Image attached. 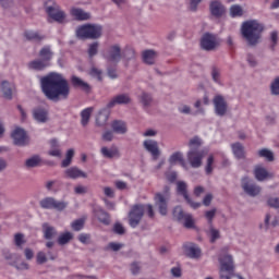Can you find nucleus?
<instances>
[{"label": "nucleus", "instance_id": "f257e3e1", "mask_svg": "<svg viewBox=\"0 0 279 279\" xmlns=\"http://www.w3.org/2000/svg\"><path fill=\"white\" fill-rule=\"evenodd\" d=\"M41 93L49 101L69 99L71 86L64 75L52 72L40 80Z\"/></svg>", "mask_w": 279, "mask_h": 279}, {"label": "nucleus", "instance_id": "f03ea898", "mask_svg": "<svg viewBox=\"0 0 279 279\" xmlns=\"http://www.w3.org/2000/svg\"><path fill=\"white\" fill-rule=\"evenodd\" d=\"M263 32H265V25L258 20H248L241 25L242 38L247 43L248 47H256L260 43Z\"/></svg>", "mask_w": 279, "mask_h": 279}, {"label": "nucleus", "instance_id": "7ed1b4c3", "mask_svg": "<svg viewBox=\"0 0 279 279\" xmlns=\"http://www.w3.org/2000/svg\"><path fill=\"white\" fill-rule=\"evenodd\" d=\"M203 142L199 136H194L189 142L190 150L187 151V162H190L192 169H199L204 158H206L208 150L202 149Z\"/></svg>", "mask_w": 279, "mask_h": 279}, {"label": "nucleus", "instance_id": "20e7f679", "mask_svg": "<svg viewBox=\"0 0 279 279\" xmlns=\"http://www.w3.org/2000/svg\"><path fill=\"white\" fill-rule=\"evenodd\" d=\"M75 34L80 40H97V38H101V34H104V26L99 24L81 25L76 28Z\"/></svg>", "mask_w": 279, "mask_h": 279}, {"label": "nucleus", "instance_id": "39448f33", "mask_svg": "<svg viewBox=\"0 0 279 279\" xmlns=\"http://www.w3.org/2000/svg\"><path fill=\"white\" fill-rule=\"evenodd\" d=\"M172 217L174 221L184 226V228L191 229L195 228V221L193 220V216L191 214H186L182 206H177L172 210Z\"/></svg>", "mask_w": 279, "mask_h": 279}, {"label": "nucleus", "instance_id": "423d86ee", "mask_svg": "<svg viewBox=\"0 0 279 279\" xmlns=\"http://www.w3.org/2000/svg\"><path fill=\"white\" fill-rule=\"evenodd\" d=\"M145 216V205L136 204L133 205L129 213V226L131 228H137L143 217Z\"/></svg>", "mask_w": 279, "mask_h": 279}, {"label": "nucleus", "instance_id": "0eeeda50", "mask_svg": "<svg viewBox=\"0 0 279 279\" xmlns=\"http://www.w3.org/2000/svg\"><path fill=\"white\" fill-rule=\"evenodd\" d=\"M221 45V39L216 34L205 33L201 38V47L204 51H215Z\"/></svg>", "mask_w": 279, "mask_h": 279}, {"label": "nucleus", "instance_id": "6e6552de", "mask_svg": "<svg viewBox=\"0 0 279 279\" xmlns=\"http://www.w3.org/2000/svg\"><path fill=\"white\" fill-rule=\"evenodd\" d=\"M40 208H44L45 210H59L62 211L66 206H69V203L64 201H57L53 197H45L39 202Z\"/></svg>", "mask_w": 279, "mask_h": 279}, {"label": "nucleus", "instance_id": "1a4fd4ad", "mask_svg": "<svg viewBox=\"0 0 279 279\" xmlns=\"http://www.w3.org/2000/svg\"><path fill=\"white\" fill-rule=\"evenodd\" d=\"M46 13L52 21H56V23H65L66 21V13L60 9V5L56 2L52 3V5L46 7Z\"/></svg>", "mask_w": 279, "mask_h": 279}, {"label": "nucleus", "instance_id": "9d476101", "mask_svg": "<svg viewBox=\"0 0 279 279\" xmlns=\"http://www.w3.org/2000/svg\"><path fill=\"white\" fill-rule=\"evenodd\" d=\"M177 193L178 195H181L185 202L193 208L194 210H197L202 206V203H195L193 199H191V196L189 195V185L184 181H178L177 182Z\"/></svg>", "mask_w": 279, "mask_h": 279}, {"label": "nucleus", "instance_id": "9b49d317", "mask_svg": "<svg viewBox=\"0 0 279 279\" xmlns=\"http://www.w3.org/2000/svg\"><path fill=\"white\" fill-rule=\"evenodd\" d=\"M102 57L107 62H111L112 64H119L121 62V46L119 44L112 45L108 48L106 52H104Z\"/></svg>", "mask_w": 279, "mask_h": 279}, {"label": "nucleus", "instance_id": "f8f14e48", "mask_svg": "<svg viewBox=\"0 0 279 279\" xmlns=\"http://www.w3.org/2000/svg\"><path fill=\"white\" fill-rule=\"evenodd\" d=\"M241 186L244 193H246V195H250V197H256L257 195H260V186L252 181V179H250L248 177L242 178Z\"/></svg>", "mask_w": 279, "mask_h": 279}, {"label": "nucleus", "instance_id": "ddd939ff", "mask_svg": "<svg viewBox=\"0 0 279 279\" xmlns=\"http://www.w3.org/2000/svg\"><path fill=\"white\" fill-rule=\"evenodd\" d=\"M214 111L217 117H226L228 114V101L222 95H216L213 99Z\"/></svg>", "mask_w": 279, "mask_h": 279}, {"label": "nucleus", "instance_id": "4468645a", "mask_svg": "<svg viewBox=\"0 0 279 279\" xmlns=\"http://www.w3.org/2000/svg\"><path fill=\"white\" fill-rule=\"evenodd\" d=\"M183 252L187 258H192L193 260L202 258V248L193 242H185L183 244Z\"/></svg>", "mask_w": 279, "mask_h": 279}, {"label": "nucleus", "instance_id": "2eb2a0df", "mask_svg": "<svg viewBox=\"0 0 279 279\" xmlns=\"http://www.w3.org/2000/svg\"><path fill=\"white\" fill-rule=\"evenodd\" d=\"M143 147L153 156V160L160 158V146L156 140H146L143 142Z\"/></svg>", "mask_w": 279, "mask_h": 279}, {"label": "nucleus", "instance_id": "dca6fc26", "mask_svg": "<svg viewBox=\"0 0 279 279\" xmlns=\"http://www.w3.org/2000/svg\"><path fill=\"white\" fill-rule=\"evenodd\" d=\"M11 136L14 145H17V147H25L27 145V133L22 128H16Z\"/></svg>", "mask_w": 279, "mask_h": 279}, {"label": "nucleus", "instance_id": "f3484780", "mask_svg": "<svg viewBox=\"0 0 279 279\" xmlns=\"http://www.w3.org/2000/svg\"><path fill=\"white\" fill-rule=\"evenodd\" d=\"M63 173H64V178H66L68 180H80V178H83V179L88 178V173H86L85 171H83L76 166L65 169Z\"/></svg>", "mask_w": 279, "mask_h": 279}, {"label": "nucleus", "instance_id": "a211bd4d", "mask_svg": "<svg viewBox=\"0 0 279 279\" xmlns=\"http://www.w3.org/2000/svg\"><path fill=\"white\" fill-rule=\"evenodd\" d=\"M154 199H155V206L158 208L159 214L165 217L168 213L169 198L162 195V193H156Z\"/></svg>", "mask_w": 279, "mask_h": 279}, {"label": "nucleus", "instance_id": "6ab92c4d", "mask_svg": "<svg viewBox=\"0 0 279 279\" xmlns=\"http://www.w3.org/2000/svg\"><path fill=\"white\" fill-rule=\"evenodd\" d=\"M209 12L215 19H221L226 14V5L219 0H213L209 2Z\"/></svg>", "mask_w": 279, "mask_h": 279}, {"label": "nucleus", "instance_id": "aec40b11", "mask_svg": "<svg viewBox=\"0 0 279 279\" xmlns=\"http://www.w3.org/2000/svg\"><path fill=\"white\" fill-rule=\"evenodd\" d=\"M218 260L220 264V271H227L228 274L234 271V260L232 259V255H220Z\"/></svg>", "mask_w": 279, "mask_h": 279}, {"label": "nucleus", "instance_id": "412c9836", "mask_svg": "<svg viewBox=\"0 0 279 279\" xmlns=\"http://www.w3.org/2000/svg\"><path fill=\"white\" fill-rule=\"evenodd\" d=\"M128 104H132L130 94H119L107 104V108H114V106H128Z\"/></svg>", "mask_w": 279, "mask_h": 279}, {"label": "nucleus", "instance_id": "4be33fe9", "mask_svg": "<svg viewBox=\"0 0 279 279\" xmlns=\"http://www.w3.org/2000/svg\"><path fill=\"white\" fill-rule=\"evenodd\" d=\"M254 175H255V180H257V182H265V180H271L274 178V173L267 171V169H265L262 166L255 167Z\"/></svg>", "mask_w": 279, "mask_h": 279}, {"label": "nucleus", "instance_id": "5701e85b", "mask_svg": "<svg viewBox=\"0 0 279 279\" xmlns=\"http://www.w3.org/2000/svg\"><path fill=\"white\" fill-rule=\"evenodd\" d=\"M71 84L73 88H80V90H83L84 93H90V85L78 76L72 75Z\"/></svg>", "mask_w": 279, "mask_h": 279}, {"label": "nucleus", "instance_id": "b1692460", "mask_svg": "<svg viewBox=\"0 0 279 279\" xmlns=\"http://www.w3.org/2000/svg\"><path fill=\"white\" fill-rule=\"evenodd\" d=\"M94 215L104 226H110V214L100 207L94 208Z\"/></svg>", "mask_w": 279, "mask_h": 279}, {"label": "nucleus", "instance_id": "393cba45", "mask_svg": "<svg viewBox=\"0 0 279 279\" xmlns=\"http://www.w3.org/2000/svg\"><path fill=\"white\" fill-rule=\"evenodd\" d=\"M110 109L111 108H108V105H107L106 108H102L98 112V116L96 118V125H98L99 128H104V125L108 123V119L110 117Z\"/></svg>", "mask_w": 279, "mask_h": 279}, {"label": "nucleus", "instance_id": "a878e982", "mask_svg": "<svg viewBox=\"0 0 279 279\" xmlns=\"http://www.w3.org/2000/svg\"><path fill=\"white\" fill-rule=\"evenodd\" d=\"M111 130L116 134H128V123L123 120H114L111 123Z\"/></svg>", "mask_w": 279, "mask_h": 279}, {"label": "nucleus", "instance_id": "bb28decb", "mask_svg": "<svg viewBox=\"0 0 279 279\" xmlns=\"http://www.w3.org/2000/svg\"><path fill=\"white\" fill-rule=\"evenodd\" d=\"M178 162L183 169H189V166H186V161L184 160V155L180 151H175L169 157V163L171 166L178 165Z\"/></svg>", "mask_w": 279, "mask_h": 279}, {"label": "nucleus", "instance_id": "cd10ccee", "mask_svg": "<svg viewBox=\"0 0 279 279\" xmlns=\"http://www.w3.org/2000/svg\"><path fill=\"white\" fill-rule=\"evenodd\" d=\"M33 117L38 123H47L49 112L44 108H36L33 110Z\"/></svg>", "mask_w": 279, "mask_h": 279}, {"label": "nucleus", "instance_id": "c85d7f7f", "mask_svg": "<svg viewBox=\"0 0 279 279\" xmlns=\"http://www.w3.org/2000/svg\"><path fill=\"white\" fill-rule=\"evenodd\" d=\"M49 65L48 61H43V59H36L28 62V69L31 71H45Z\"/></svg>", "mask_w": 279, "mask_h": 279}, {"label": "nucleus", "instance_id": "c756f323", "mask_svg": "<svg viewBox=\"0 0 279 279\" xmlns=\"http://www.w3.org/2000/svg\"><path fill=\"white\" fill-rule=\"evenodd\" d=\"M138 99L144 110H148V108H151V105L154 104V97L147 92H142V94L138 96Z\"/></svg>", "mask_w": 279, "mask_h": 279}, {"label": "nucleus", "instance_id": "7c9ffc66", "mask_svg": "<svg viewBox=\"0 0 279 279\" xmlns=\"http://www.w3.org/2000/svg\"><path fill=\"white\" fill-rule=\"evenodd\" d=\"M100 154H102L104 158H120L121 153H119V148L117 146H112L111 148L102 147L100 149Z\"/></svg>", "mask_w": 279, "mask_h": 279}, {"label": "nucleus", "instance_id": "2f4dec72", "mask_svg": "<svg viewBox=\"0 0 279 279\" xmlns=\"http://www.w3.org/2000/svg\"><path fill=\"white\" fill-rule=\"evenodd\" d=\"M231 149L233 151V156H235L238 160H243L245 158V147L243 144L239 142L231 144Z\"/></svg>", "mask_w": 279, "mask_h": 279}, {"label": "nucleus", "instance_id": "473e14b6", "mask_svg": "<svg viewBox=\"0 0 279 279\" xmlns=\"http://www.w3.org/2000/svg\"><path fill=\"white\" fill-rule=\"evenodd\" d=\"M143 62L145 64H155L156 58H158V52L156 50H144L142 53Z\"/></svg>", "mask_w": 279, "mask_h": 279}, {"label": "nucleus", "instance_id": "72a5a7b5", "mask_svg": "<svg viewBox=\"0 0 279 279\" xmlns=\"http://www.w3.org/2000/svg\"><path fill=\"white\" fill-rule=\"evenodd\" d=\"M71 14L76 19V21H90V13L85 12L80 8L71 9Z\"/></svg>", "mask_w": 279, "mask_h": 279}, {"label": "nucleus", "instance_id": "f704fd0d", "mask_svg": "<svg viewBox=\"0 0 279 279\" xmlns=\"http://www.w3.org/2000/svg\"><path fill=\"white\" fill-rule=\"evenodd\" d=\"M39 58H41L44 62H48V65L51 66V60L53 58V51H51V47L46 46L41 48L39 51Z\"/></svg>", "mask_w": 279, "mask_h": 279}, {"label": "nucleus", "instance_id": "c9c22d12", "mask_svg": "<svg viewBox=\"0 0 279 279\" xmlns=\"http://www.w3.org/2000/svg\"><path fill=\"white\" fill-rule=\"evenodd\" d=\"M1 92L4 99H12V93L14 92V86L10 82L4 81L1 83Z\"/></svg>", "mask_w": 279, "mask_h": 279}, {"label": "nucleus", "instance_id": "e433bc0d", "mask_svg": "<svg viewBox=\"0 0 279 279\" xmlns=\"http://www.w3.org/2000/svg\"><path fill=\"white\" fill-rule=\"evenodd\" d=\"M24 37L26 40H33L34 43H41V40H45V35L34 31H26Z\"/></svg>", "mask_w": 279, "mask_h": 279}, {"label": "nucleus", "instance_id": "4c0bfd02", "mask_svg": "<svg viewBox=\"0 0 279 279\" xmlns=\"http://www.w3.org/2000/svg\"><path fill=\"white\" fill-rule=\"evenodd\" d=\"M43 232H44V239L47 241H51L56 234H58V231H56V228L49 226V223L43 225Z\"/></svg>", "mask_w": 279, "mask_h": 279}, {"label": "nucleus", "instance_id": "58836bf2", "mask_svg": "<svg viewBox=\"0 0 279 279\" xmlns=\"http://www.w3.org/2000/svg\"><path fill=\"white\" fill-rule=\"evenodd\" d=\"M2 256L4 259L8 260L9 265H11V267H16V260H19V255L11 253L8 250H3Z\"/></svg>", "mask_w": 279, "mask_h": 279}, {"label": "nucleus", "instance_id": "ea45409f", "mask_svg": "<svg viewBox=\"0 0 279 279\" xmlns=\"http://www.w3.org/2000/svg\"><path fill=\"white\" fill-rule=\"evenodd\" d=\"M90 114H93V107H88L81 112V124L83 128L88 125V121H90Z\"/></svg>", "mask_w": 279, "mask_h": 279}, {"label": "nucleus", "instance_id": "a19ab883", "mask_svg": "<svg viewBox=\"0 0 279 279\" xmlns=\"http://www.w3.org/2000/svg\"><path fill=\"white\" fill-rule=\"evenodd\" d=\"M43 162V159L38 155H34L33 157L26 159L25 166L28 169H34L35 167H38Z\"/></svg>", "mask_w": 279, "mask_h": 279}, {"label": "nucleus", "instance_id": "79ce46f5", "mask_svg": "<svg viewBox=\"0 0 279 279\" xmlns=\"http://www.w3.org/2000/svg\"><path fill=\"white\" fill-rule=\"evenodd\" d=\"M73 156H75V150L73 148H70L66 151L65 159H63L61 162V167L63 169H66V167H71V162H73Z\"/></svg>", "mask_w": 279, "mask_h": 279}, {"label": "nucleus", "instance_id": "37998d69", "mask_svg": "<svg viewBox=\"0 0 279 279\" xmlns=\"http://www.w3.org/2000/svg\"><path fill=\"white\" fill-rule=\"evenodd\" d=\"M229 12H230V16L232 19H236L239 16H243V8L241 5H239V4L231 5Z\"/></svg>", "mask_w": 279, "mask_h": 279}, {"label": "nucleus", "instance_id": "c03bdc74", "mask_svg": "<svg viewBox=\"0 0 279 279\" xmlns=\"http://www.w3.org/2000/svg\"><path fill=\"white\" fill-rule=\"evenodd\" d=\"M87 53H88L89 58H95V56H97V53H99V41H94V43L89 44Z\"/></svg>", "mask_w": 279, "mask_h": 279}, {"label": "nucleus", "instance_id": "a18cd8bd", "mask_svg": "<svg viewBox=\"0 0 279 279\" xmlns=\"http://www.w3.org/2000/svg\"><path fill=\"white\" fill-rule=\"evenodd\" d=\"M259 158H266L268 162H274V153L267 148H263L258 151Z\"/></svg>", "mask_w": 279, "mask_h": 279}, {"label": "nucleus", "instance_id": "49530a36", "mask_svg": "<svg viewBox=\"0 0 279 279\" xmlns=\"http://www.w3.org/2000/svg\"><path fill=\"white\" fill-rule=\"evenodd\" d=\"M209 236H210V243H215L217 240L221 239V233L219 230L215 229V227L209 226Z\"/></svg>", "mask_w": 279, "mask_h": 279}, {"label": "nucleus", "instance_id": "de8ad7c7", "mask_svg": "<svg viewBox=\"0 0 279 279\" xmlns=\"http://www.w3.org/2000/svg\"><path fill=\"white\" fill-rule=\"evenodd\" d=\"M72 239H73V233L65 232L58 238V243L59 245H66V243H69V241H71Z\"/></svg>", "mask_w": 279, "mask_h": 279}, {"label": "nucleus", "instance_id": "09e8293b", "mask_svg": "<svg viewBox=\"0 0 279 279\" xmlns=\"http://www.w3.org/2000/svg\"><path fill=\"white\" fill-rule=\"evenodd\" d=\"M14 243L16 247H23V245L26 243L25 235L23 233H15Z\"/></svg>", "mask_w": 279, "mask_h": 279}, {"label": "nucleus", "instance_id": "8fccbe9b", "mask_svg": "<svg viewBox=\"0 0 279 279\" xmlns=\"http://www.w3.org/2000/svg\"><path fill=\"white\" fill-rule=\"evenodd\" d=\"M215 163V157L213 155H210L207 158V163L205 167V172L207 173V175H210V173H213V165Z\"/></svg>", "mask_w": 279, "mask_h": 279}, {"label": "nucleus", "instance_id": "3c124183", "mask_svg": "<svg viewBox=\"0 0 279 279\" xmlns=\"http://www.w3.org/2000/svg\"><path fill=\"white\" fill-rule=\"evenodd\" d=\"M271 95H279V76H277L270 85Z\"/></svg>", "mask_w": 279, "mask_h": 279}, {"label": "nucleus", "instance_id": "603ef678", "mask_svg": "<svg viewBox=\"0 0 279 279\" xmlns=\"http://www.w3.org/2000/svg\"><path fill=\"white\" fill-rule=\"evenodd\" d=\"M270 41H271L270 49H271V51H275L276 45H278V33H277V31H274V32L270 33Z\"/></svg>", "mask_w": 279, "mask_h": 279}, {"label": "nucleus", "instance_id": "864d4df0", "mask_svg": "<svg viewBox=\"0 0 279 279\" xmlns=\"http://www.w3.org/2000/svg\"><path fill=\"white\" fill-rule=\"evenodd\" d=\"M71 226L75 232H80V230L84 228V219H77L73 221Z\"/></svg>", "mask_w": 279, "mask_h": 279}, {"label": "nucleus", "instance_id": "5fc2aeb1", "mask_svg": "<svg viewBox=\"0 0 279 279\" xmlns=\"http://www.w3.org/2000/svg\"><path fill=\"white\" fill-rule=\"evenodd\" d=\"M131 274L133 276H138V274H141V262H133L131 264Z\"/></svg>", "mask_w": 279, "mask_h": 279}, {"label": "nucleus", "instance_id": "6e6d98bb", "mask_svg": "<svg viewBox=\"0 0 279 279\" xmlns=\"http://www.w3.org/2000/svg\"><path fill=\"white\" fill-rule=\"evenodd\" d=\"M113 232L116 234L123 235L125 233V227H123V225L121 222H116L113 225Z\"/></svg>", "mask_w": 279, "mask_h": 279}, {"label": "nucleus", "instance_id": "4d7b16f0", "mask_svg": "<svg viewBox=\"0 0 279 279\" xmlns=\"http://www.w3.org/2000/svg\"><path fill=\"white\" fill-rule=\"evenodd\" d=\"M215 215H217V209H211L205 213V217L209 226H213V219H215Z\"/></svg>", "mask_w": 279, "mask_h": 279}, {"label": "nucleus", "instance_id": "13d9d810", "mask_svg": "<svg viewBox=\"0 0 279 279\" xmlns=\"http://www.w3.org/2000/svg\"><path fill=\"white\" fill-rule=\"evenodd\" d=\"M74 193L75 195H86V193H88V187L84 185H76L74 187Z\"/></svg>", "mask_w": 279, "mask_h": 279}, {"label": "nucleus", "instance_id": "bf43d9fd", "mask_svg": "<svg viewBox=\"0 0 279 279\" xmlns=\"http://www.w3.org/2000/svg\"><path fill=\"white\" fill-rule=\"evenodd\" d=\"M47 263V254L43 251L37 253V264L45 265Z\"/></svg>", "mask_w": 279, "mask_h": 279}, {"label": "nucleus", "instance_id": "052dcab7", "mask_svg": "<svg viewBox=\"0 0 279 279\" xmlns=\"http://www.w3.org/2000/svg\"><path fill=\"white\" fill-rule=\"evenodd\" d=\"M267 205H268L270 208H276V209H278V208H279V198H278V197H270V198H268Z\"/></svg>", "mask_w": 279, "mask_h": 279}, {"label": "nucleus", "instance_id": "680f3d73", "mask_svg": "<svg viewBox=\"0 0 279 279\" xmlns=\"http://www.w3.org/2000/svg\"><path fill=\"white\" fill-rule=\"evenodd\" d=\"M203 0H190L189 10L190 12H197V8Z\"/></svg>", "mask_w": 279, "mask_h": 279}, {"label": "nucleus", "instance_id": "e2e57ef3", "mask_svg": "<svg viewBox=\"0 0 279 279\" xmlns=\"http://www.w3.org/2000/svg\"><path fill=\"white\" fill-rule=\"evenodd\" d=\"M90 75L93 77H97L98 82H101L104 78L101 77V70L97 68H92Z\"/></svg>", "mask_w": 279, "mask_h": 279}, {"label": "nucleus", "instance_id": "0e129e2a", "mask_svg": "<svg viewBox=\"0 0 279 279\" xmlns=\"http://www.w3.org/2000/svg\"><path fill=\"white\" fill-rule=\"evenodd\" d=\"M211 77H213L214 82H216V84H219V80L221 77V74L219 73V69L213 68Z\"/></svg>", "mask_w": 279, "mask_h": 279}, {"label": "nucleus", "instance_id": "69168bd1", "mask_svg": "<svg viewBox=\"0 0 279 279\" xmlns=\"http://www.w3.org/2000/svg\"><path fill=\"white\" fill-rule=\"evenodd\" d=\"M113 138H114V134L112 133V131H106L102 134V141H106L107 143L112 142Z\"/></svg>", "mask_w": 279, "mask_h": 279}, {"label": "nucleus", "instance_id": "338daca9", "mask_svg": "<svg viewBox=\"0 0 279 279\" xmlns=\"http://www.w3.org/2000/svg\"><path fill=\"white\" fill-rule=\"evenodd\" d=\"M166 178H167L168 182L173 183V182H175V180H178V172H175V171L167 172Z\"/></svg>", "mask_w": 279, "mask_h": 279}, {"label": "nucleus", "instance_id": "774afa93", "mask_svg": "<svg viewBox=\"0 0 279 279\" xmlns=\"http://www.w3.org/2000/svg\"><path fill=\"white\" fill-rule=\"evenodd\" d=\"M179 112L181 114H194V112L191 111V108L187 105H183L182 107H179Z\"/></svg>", "mask_w": 279, "mask_h": 279}]
</instances>
